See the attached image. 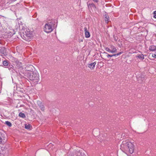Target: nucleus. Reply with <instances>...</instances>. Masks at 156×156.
<instances>
[{
    "label": "nucleus",
    "mask_w": 156,
    "mask_h": 156,
    "mask_svg": "<svg viewBox=\"0 0 156 156\" xmlns=\"http://www.w3.org/2000/svg\"><path fill=\"white\" fill-rule=\"evenodd\" d=\"M25 128L27 129L31 130L32 128L31 126L29 124H25Z\"/></svg>",
    "instance_id": "13"
},
{
    "label": "nucleus",
    "mask_w": 156,
    "mask_h": 156,
    "mask_svg": "<svg viewBox=\"0 0 156 156\" xmlns=\"http://www.w3.org/2000/svg\"><path fill=\"white\" fill-rule=\"evenodd\" d=\"M118 156H124V155H122L121 154H118Z\"/></svg>",
    "instance_id": "28"
},
{
    "label": "nucleus",
    "mask_w": 156,
    "mask_h": 156,
    "mask_svg": "<svg viewBox=\"0 0 156 156\" xmlns=\"http://www.w3.org/2000/svg\"><path fill=\"white\" fill-rule=\"evenodd\" d=\"M56 20H52L48 21L47 23H46L44 28V31L47 33L51 32L53 30L54 26Z\"/></svg>",
    "instance_id": "4"
},
{
    "label": "nucleus",
    "mask_w": 156,
    "mask_h": 156,
    "mask_svg": "<svg viewBox=\"0 0 156 156\" xmlns=\"http://www.w3.org/2000/svg\"><path fill=\"white\" fill-rule=\"evenodd\" d=\"M87 5H88V8H89V6H91V7H95V5L93 3H91V4H87Z\"/></svg>",
    "instance_id": "19"
},
{
    "label": "nucleus",
    "mask_w": 156,
    "mask_h": 156,
    "mask_svg": "<svg viewBox=\"0 0 156 156\" xmlns=\"http://www.w3.org/2000/svg\"><path fill=\"white\" fill-rule=\"evenodd\" d=\"M104 53H105V54H107V53H106V52H104Z\"/></svg>",
    "instance_id": "31"
},
{
    "label": "nucleus",
    "mask_w": 156,
    "mask_h": 156,
    "mask_svg": "<svg viewBox=\"0 0 156 156\" xmlns=\"http://www.w3.org/2000/svg\"><path fill=\"white\" fill-rule=\"evenodd\" d=\"M0 52L1 54H3L4 55H7L6 49L4 47H2L0 49Z\"/></svg>",
    "instance_id": "11"
},
{
    "label": "nucleus",
    "mask_w": 156,
    "mask_h": 156,
    "mask_svg": "<svg viewBox=\"0 0 156 156\" xmlns=\"http://www.w3.org/2000/svg\"><path fill=\"white\" fill-rule=\"evenodd\" d=\"M123 53V52L122 51H121V52H120L119 53H117V54H116V55H117V56H118V55H120L122 54Z\"/></svg>",
    "instance_id": "24"
},
{
    "label": "nucleus",
    "mask_w": 156,
    "mask_h": 156,
    "mask_svg": "<svg viewBox=\"0 0 156 156\" xmlns=\"http://www.w3.org/2000/svg\"><path fill=\"white\" fill-rule=\"evenodd\" d=\"M84 31L85 37L87 38L89 37L90 36V34L89 32L87 30V27H85L84 28Z\"/></svg>",
    "instance_id": "8"
},
{
    "label": "nucleus",
    "mask_w": 156,
    "mask_h": 156,
    "mask_svg": "<svg viewBox=\"0 0 156 156\" xmlns=\"http://www.w3.org/2000/svg\"><path fill=\"white\" fill-rule=\"evenodd\" d=\"M107 56L108 58L109 57H112L113 56V55H112L107 54Z\"/></svg>",
    "instance_id": "25"
},
{
    "label": "nucleus",
    "mask_w": 156,
    "mask_h": 156,
    "mask_svg": "<svg viewBox=\"0 0 156 156\" xmlns=\"http://www.w3.org/2000/svg\"><path fill=\"white\" fill-rule=\"evenodd\" d=\"M19 115L20 117H25V116L24 114L22 112L20 113Z\"/></svg>",
    "instance_id": "20"
},
{
    "label": "nucleus",
    "mask_w": 156,
    "mask_h": 156,
    "mask_svg": "<svg viewBox=\"0 0 156 156\" xmlns=\"http://www.w3.org/2000/svg\"><path fill=\"white\" fill-rule=\"evenodd\" d=\"M33 67V66L32 65H29V66H27L25 67V69L26 70L24 72V73L27 72H30L31 71V70H32V68Z\"/></svg>",
    "instance_id": "10"
},
{
    "label": "nucleus",
    "mask_w": 156,
    "mask_h": 156,
    "mask_svg": "<svg viewBox=\"0 0 156 156\" xmlns=\"http://www.w3.org/2000/svg\"><path fill=\"white\" fill-rule=\"evenodd\" d=\"M153 14H154V17L156 19V11L154 12Z\"/></svg>",
    "instance_id": "23"
},
{
    "label": "nucleus",
    "mask_w": 156,
    "mask_h": 156,
    "mask_svg": "<svg viewBox=\"0 0 156 156\" xmlns=\"http://www.w3.org/2000/svg\"><path fill=\"white\" fill-rule=\"evenodd\" d=\"M5 34L8 36H12L15 34L14 30L9 27L6 28L5 31Z\"/></svg>",
    "instance_id": "5"
},
{
    "label": "nucleus",
    "mask_w": 156,
    "mask_h": 156,
    "mask_svg": "<svg viewBox=\"0 0 156 156\" xmlns=\"http://www.w3.org/2000/svg\"><path fill=\"white\" fill-rule=\"evenodd\" d=\"M93 1L95 2L98 3V0H93Z\"/></svg>",
    "instance_id": "26"
},
{
    "label": "nucleus",
    "mask_w": 156,
    "mask_h": 156,
    "mask_svg": "<svg viewBox=\"0 0 156 156\" xmlns=\"http://www.w3.org/2000/svg\"><path fill=\"white\" fill-rule=\"evenodd\" d=\"M96 64V62H95L91 63L90 64H87V66L89 68L91 69H93L95 66Z\"/></svg>",
    "instance_id": "9"
},
{
    "label": "nucleus",
    "mask_w": 156,
    "mask_h": 156,
    "mask_svg": "<svg viewBox=\"0 0 156 156\" xmlns=\"http://www.w3.org/2000/svg\"><path fill=\"white\" fill-rule=\"evenodd\" d=\"M3 64L4 66H7L8 65V62L7 61H4L3 62Z\"/></svg>",
    "instance_id": "18"
},
{
    "label": "nucleus",
    "mask_w": 156,
    "mask_h": 156,
    "mask_svg": "<svg viewBox=\"0 0 156 156\" xmlns=\"http://www.w3.org/2000/svg\"><path fill=\"white\" fill-rule=\"evenodd\" d=\"M152 56L153 58H156V52H155L154 54H152Z\"/></svg>",
    "instance_id": "22"
},
{
    "label": "nucleus",
    "mask_w": 156,
    "mask_h": 156,
    "mask_svg": "<svg viewBox=\"0 0 156 156\" xmlns=\"http://www.w3.org/2000/svg\"><path fill=\"white\" fill-rule=\"evenodd\" d=\"M69 156H86L83 153L82 154L79 151H76L70 153Z\"/></svg>",
    "instance_id": "6"
},
{
    "label": "nucleus",
    "mask_w": 156,
    "mask_h": 156,
    "mask_svg": "<svg viewBox=\"0 0 156 156\" xmlns=\"http://www.w3.org/2000/svg\"><path fill=\"white\" fill-rule=\"evenodd\" d=\"M149 49L151 51H156V46L154 45H151L149 47Z\"/></svg>",
    "instance_id": "12"
},
{
    "label": "nucleus",
    "mask_w": 156,
    "mask_h": 156,
    "mask_svg": "<svg viewBox=\"0 0 156 156\" xmlns=\"http://www.w3.org/2000/svg\"><path fill=\"white\" fill-rule=\"evenodd\" d=\"M79 40V42H80L81 41V42L83 41V40Z\"/></svg>",
    "instance_id": "30"
},
{
    "label": "nucleus",
    "mask_w": 156,
    "mask_h": 156,
    "mask_svg": "<svg viewBox=\"0 0 156 156\" xmlns=\"http://www.w3.org/2000/svg\"><path fill=\"white\" fill-rule=\"evenodd\" d=\"M20 33L21 37L27 41H30L33 37L32 32L26 27H23L20 30Z\"/></svg>",
    "instance_id": "2"
},
{
    "label": "nucleus",
    "mask_w": 156,
    "mask_h": 156,
    "mask_svg": "<svg viewBox=\"0 0 156 156\" xmlns=\"http://www.w3.org/2000/svg\"><path fill=\"white\" fill-rule=\"evenodd\" d=\"M1 154V153H0V154Z\"/></svg>",
    "instance_id": "32"
},
{
    "label": "nucleus",
    "mask_w": 156,
    "mask_h": 156,
    "mask_svg": "<svg viewBox=\"0 0 156 156\" xmlns=\"http://www.w3.org/2000/svg\"><path fill=\"white\" fill-rule=\"evenodd\" d=\"M136 57L142 60H143L144 59V56L143 54L137 55L136 56Z\"/></svg>",
    "instance_id": "15"
},
{
    "label": "nucleus",
    "mask_w": 156,
    "mask_h": 156,
    "mask_svg": "<svg viewBox=\"0 0 156 156\" xmlns=\"http://www.w3.org/2000/svg\"><path fill=\"white\" fill-rule=\"evenodd\" d=\"M2 141V139L1 137L0 136V144L1 143Z\"/></svg>",
    "instance_id": "27"
},
{
    "label": "nucleus",
    "mask_w": 156,
    "mask_h": 156,
    "mask_svg": "<svg viewBox=\"0 0 156 156\" xmlns=\"http://www.w3.org/2000/svg\"><path fill=\"white\" fill-rule=\"evenodd\" d=\"M25 76L28 79L34 81L35 83H37L39 81V75L36 72H26L24 73Z\"/></svg>",
    "instance_id": "3"
},
{
    "label": "nucleus",
    "mask_w": 156,
    "mask_h": 156,
    "mask_svg": "<svg viewBox=\"0 0 156 156\" xmlns=\"http://www.w3.org/2000/svg\"><path fill=\"white\" fill-rule=\"evenodd\" d=\"M5 123L9 127H11L12 125L11 122L8 121H5Z\"/></svg>",
    "instance_id": "17"
},
{
    "label": "nucleus",
    "mask_w": 156,
    "mask_h": 156,
    "mask_svg": "<svg viewBox=\"0 0 156 156\" xmlns=\"http://www.w3.org/2000/svg\"><path fill=\"white\" fill-rule=\"evenodd\" d=\"M120 149L127 154H132L135 150L134 142H132L129 140H123L120 145Z\"/></svg>",
    "instance_id": "1"
},
{
    "label": "nucleus",
    "mask_w": 156,
    "mask_h": 156,
    "mask_svg": "<svg viewBox=\"0 0 156 156\" xmlns=\"http://www.w3.org/2000/svg\"><path fill=\"white\" fill-rule=\"evenodd\" d=\"M37 104L41 110L42 111H44L45 110V107L44 105L39 101H37Z\"/></svg>",
    "instance_id": "7"
},
{
    "label": "nucleus",
    "mask_w": 156,
    "mask_h": 156,
    "mask_svg": "<svg viewBox=\"0 0 156 156\" xmlns=\"http://www.w3.org/2000/svg\"><path fill=\"white\" fill-rule=\"evenodd\" d=\"M111 48L112 49V50H111V53H114L117 52V49L115 47L113 46H112Z\"/></svg>",
    "instance_id": "14"
},
{
    "label": "nucleus",
    "mask_w": 156,
    "mask_h": 156,
    "mask_svg": "<svg viewBox=\"0 0 156 156\" xmlns=\"http://www.w3.org/2000/svg\"><path fill=\"white\" fill-rule=\"evenodd\" d=\"M105 21H106L107 23H108V21L109 20V17L108 15L106 14H105Z\"/></svg>",
    "instance_id": "16"
},
{
    "label": "nucleus",
    "mask_w": 156,
    "mask_h": 156,
    "mask_svg": "<svg viewBox=\"0 0 156 156\" xmlns=\"http://www.w3.org/2000/svg\"><path fill=\"white\" fill-rule=\"evenodd\" d=\"M105 50L108 52L111 53V50L108 47L105 48Z\"/></svg>",
    "instance_id": "21"
},
{
    "label": "nucleus",
    "mask_w": 156,
    "mask_h": 156,
    "mask_svg": "<svg viewBox=\"0 0 156 156\" xmlns=\"http://www.w3.org/2000/svg\"><path fill=\"white\" fill-rule=\"evenodd\" d=\"M112 55H113V56H117V55H116V54H115Z\"/></svg>",
    "instance_id": "29"
}]
</instances>
